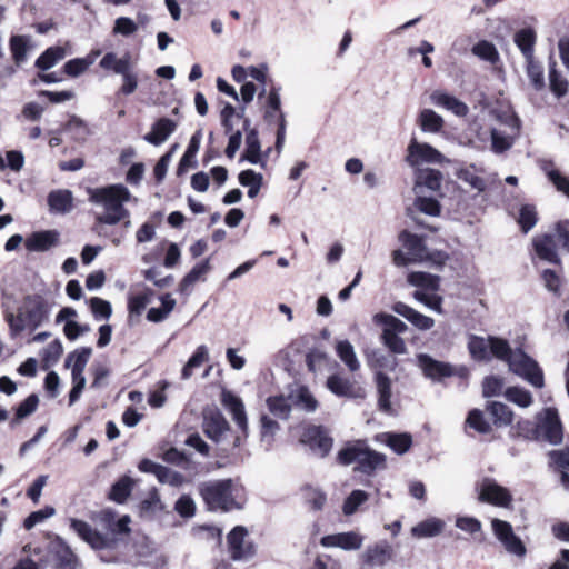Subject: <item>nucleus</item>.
<instances>
[{
	"label": "nucleus",
	"mask_w": 569,
	"mask_h": 569,
	"mask_svg": "<svg viewBox=\"0 0 569 569\" xmlns=\"http://www.w3.org/2000/svg\"><path fill=\"white\" fill-rule=\"evenodd\" d=\"M198 491L209 511L229 512L243 508V487L232 479L208 480Z\"/></svg>",
	"instance_id": "nucleus-1"
},
{
	"label": "nucleus",
	"mask_w": 569,
	"mask_h": 569,
	"mask_svg": "<svg viewBox=\"0 0 569 569\" xmlns=\"http://www.w3.org/2000/svg\"><path fill=\"white\" fill-rule=\"evenodd\" d=\"M130 198L131 193L123 184H111L89 190V201L103 208V213L96 217L97 222L109 226L130 218L129 210L124 208V203Z\"/></svg>",
	"instance_id": "nucleus-2"
},
{
	"label": "nucleus",
	"mask_w": 569,
	"mask_h": 569,
	"mask_svg": "<svg viewBox=\"0 0 569 569\" xmlns=\"http://www.w3.org/2000/svg\"><path fill=\"white\" fill-rule=\"evenodd\" d=\"M386 456L372 450L366 440L348 442L337 455L339 465L350 466L357 462L355 470L367 476H372L378 470L386 469Z\"/></svg>",
	"instance_id": "nucleus-3"
},
{
	"label": "nucleus",
	"mask_w": 569,
	"mask_h": 569,
	"mask_svg": "<svg viewBox=\"0 0 569 569\" xmlns=\"http://www.w3.org/2000/svg\"><path fill=\"white\" fill-rule=\"evenodd\" d=\"M48 315L47 300L39 295H33L26 297L16 316L7 315V320L12 335H18L24 329L36 330L48 318Z\"/></svg>",
	"instance_id": "nucleus-4"
},
{
	"label": "nucleus",
	"mask_w": 569,
	"mask_h": 569,
	"mask_svg": "<svg viewBox=\"0 0 569 569\" xmlns=\"http://www.w3.org/2000/svg\"><path fill=\"white\" fill-rule=\"evenodd\" d=\"M132 546L123 539L103 535V543L93 547L98 550L99 559L106 563H127L132 567L142 565L141 555L132 552Z\"/></svg>",
	"instance_id": "nucleus-5"
},
{
	"label": "nucleus",
	"mask_w": 569,
	"mask_h": 569,
	"mask_svg": "<svg viewBox=\"0 0 569 569\" xmlns=\"http://www.w3.org/2000/svg\"><path fill=\"white\" fill-rule=\"evenodd\" d=\"M399 242L406 250L397 249L392 252V261L397 267H406L411 263H422L427 257L425 239L408 230H402L398 236Z\"/></svg>",
	"instance_id": "nucleus-6"
},
{
	"label": "nucleus",
	"mask_w": 569,
	"mask_h": 569,
	"mask_svg": "<svg viewBox=\"0 0 569 569\" xmlns=\"http://www.w3.org/2000/svg\"><path fill=\"white\" fill-rule=\"evenodd\" d=\"M99 66L103 70L113 71L122 77V86L119 89V93L130 96L137 90L138 76L132 71L129 53L118 58L114 52H107L100 60Z\"/></svg>",
	"instance_id": "nucleus-7"
},
{
	"label": "nucleus",
	"mask_w": 569,
	"mask_h": 569,
	"mask_svg": "<svg viewBox=\"0 0 569 569\" xmlns=\"http://www.w3.org/2000/svg\"><path fill=\"white\" fill-rule=\"evenodd\" d=\"M509 369L535 388L545 386L543 372L538 362L521 349L515 350L509 361Z\"/></svg>",
	"instance_id": "nucleus-8"
},
{
	"label": "nucleus",
	"mask_w": 569,
	"mask_h": 569,
	"mask_svg": "<svg viewBox=\"0 0 569 569\" xmlns=\"http://www.w3.org/2000/svg\"><path fill=\"white\" fill-rule=\"evenodd\" d=\"M417 363L423 376L435 382L453 376L465 378L468 375L466 367H455L449 362L436 360L427 353H419L417 356Z\"/></svg>",
	"instance_id": "nucleus-9"
},
{
	"label": "nucleus",
	"mask_w": 569,
	"mask_h": 569,
	"mask_svg": "<svg viewBox=\"0 0 569 569\" xmlns=\"http://www.w3.org/2000/svg\"><path fill=\"white\" fill-rule=\"evenodd\" d=\"M536 419L539 423V439L555 446L562 442L563 428L556 408H545L537 415Z\"/></svg>",
	"instance_id": "nucleus-10"
},
{
	"label": "nucleus",
	"mask_w": 569,
	"mask_h": 569,
	"mask_svg": "<svg viewBox=\"0 0 569 569\" xmlns=\"http://www.w3.org/2000/svg\"><path fill=\"white\" fill-rule=\"evenodd\" d=\"M221 403L230 412L233 421L241 430L242 435L236 436L233 440V448H239L248 437V418L243 401L233 392L223 390L221 392Z\"/></svg>",
	"instance_id": "nucleus-11"
},
{
	"label": "nucleus",
	"mask_w": 569,
	"mask_h": 569,
	"mask_svg": "<svg viewBox=\"0 0 569 569\" xmlns=\"http://www.w3.org/2000/svg\"><path fill=\"white\" fill-rule=\"evenodd\" d=\"M221 403L230 412L233 421L241 430L242 435L236 436L233 440V448H239L248 437V418L243 401L233 392L223 390L221 392Z\"/></svg>",
	"instance_id": "nucleus-12"
},
{
	"label": "nucleus",
	"mask_w": 569,
	"mask_h": 569,
	"mask_svg": "<svg viewBox=\"0 0 569 569\" xmlns=\"http://www.w3.org/2000/svg\"><path fill=\"white\" fill-rule=\"evenodd\" d=\"M248 530L236 526L227 536L228 551L233 561H246L256 555V546L247 539Z\"/></svg>",
	"instance_id": "nucleus-13"
},
{
	"label": "nucleus",
	"mask_w": 569,
	"mask_h": 569,
	"mask_svg": "<svg viewBox=\"0 0 569 569\" xmlns=\"http://www.w3.org/2000/svg\"><path fill=\"white\" fill-rule=\"evenodd\" d=\"M393 558V548L387 540L367 546L360 556V569H375L386 566Z\"/></svg>",
	"instance_id": "nucleus-14"
},
{
	"label": "nucleus",
	"mask_w": 569,
	"mask_h": 569,
	"mask_svg": "<svg viewBox=\"0 0 569 569\" xmlns=\"http://www.w3.org/2000/svg\"><path fill=\"white\" fill-rule=\"evenodd\" d=\"M491 528L505 549L517 557H525L527 549L521 539L515 535L512 526L505 520L492 519Z\"/></svg>",
	"instance_id": "nucleus-15"
},
{
	"label": "nucleus",
	"mask_w": 569,
	"mask_h": 569,
	"mask_svg": "<svg viewBox=\"0 0 569 569\" xmlns=\"http://www.w3.org/2000/svg\"><path fill=\"white\" fill-rule=\"evenodd\" d=\"M478 499L496 507L508 508L512 502V495L495 479L485 478L479 486Z\"/></svg>",
	"instance_id": "nucleus-16"
},
{
	"label": "nucleus",
	"mask_w": 569,
	"mask_h": 569,
	"mask_svg": "<svg viewBox=\"0 0 569 569\" xmlns=\"http://www.w3.org/2000/svg\"><path fill=\"white\" fill-rule=\"evenodd\" d=\"M301 442L309 446L313 453L326 457L333 445V439L322 426H309L301 436Z\"/></svg>",
	"instance_id": "nucleus-17"
},
{
	"label": "nucleus",
	"mask_w": 569,
	"mask_h": 569,
	"mask_svg": "<svg viewBox=\"0 0 569 569\" xmlns=\"http://www.w3.org/2000/svg\"><path fill=\"white\" fill-rule=\"evenodd\" d=\"M445 160V156L429 143L418 142L416 139H411L407 156V162L411 167L421 163H442Z\"/></svg>",
	"instance_id": "nucleus-18"
},
{
	"label": "nucleus",
	"mask_w": 569,
	"mask_h": 569,
	"mask_svg": "<svg viewBox=\"0 0 569 569\" xmlns=\"http://www.w3.org/2000/svg\"><path fill=\"white\" fill-rule=\"evenodd\" d=\"M326 387L331 393L340 398L363 399L366 396V391L361 386L339 373L330 375L327 378Z\"/></svg>",
	"instance_id": "nucleus-19"
},
{
	"label": "nucleus",
	"mask_w": 569,
	"mask_h": 569,
	"mask_svg": "<svg viewBox=\"0 0 569 569\" xmlns=\"http://www.w3.org/2000/svg\"><path fill=\"white\" fill-rule=\"evenodd\" d=\"M138 469L144 473H152L161 483H167L171 487H180L184 483L186 478L182 473L174 471L166 466L152 461L151 459L143 458L138 465Z\"/></svg>",
	"instance_id": "nucleus-20"
},
{
	"label": "nucleus",
	"mask_w": 569,
	"mask_h": 569,
	"mask_svg": "<svg viewBox=\"0 0 569 569\" xmlns=\"http://www.w3.org/2000/svg\"><path fill=\"white\" fill-rule=\"evenodd\" d=\"M362 542L363 538L355 531L327 535L320 540L321 546L326 548L338 547L343 550H358Z\"/></svg>",
	"instance_id": "nucleus-21"
},
{
	"label": "nucleus",
	"mask_w": 569,
	"mask_h": 569,
	"mask_svg": "<svg viewBox=\"0 0 569 569\" xmlns=\"http://www.w3.org/2000/svg\"><path fill=\"white\" fill-rule=\"evenodd\" d=\"M229 430L230 425L220 411L204 416L203 431L212 441L220 443Z\"/></svg>",
	"instance_id": "nucleus-22"
},
{
	"label": "nucleus",
	"mask_w": 569,
	"mask_h": 569,
	"mask_svg": "<svg viewBox=\"0 0 569 569\" xmlns=\"http://www.w3.org/2000/svg\"><path fill=\"white\" fill-rule=\"evenodd\" d=\"M59 241V232L44 230L32 232L24 241L26 249L30 252H43L54 247Z\"/></svg>",
	"instance_id": "nucleus-23"
},
{
	"label": "nucleus",
	"mask_w": 569,
	"mask_h": 569,
	"mask_svg": "<svg viewBox=\"0 0 569 569\" xmlns=\"http://www.w3.org/2000/svg\"><path fill=\"white\" fill-rule=\"evenodd\" d=\"M430 101L436 107L443 108L457 117H466L469 112V107L463 101L442 90H435L430 94Z\"/></svg>",
	"instance_id": "nucleus-24"
},
{
	"label": "nucleus",
	"mask_w": 569,
	"mask_h": 569,
	"mask_svg": "<svg viewBox=\"0 0 569 569\" xmlns=\"http://www.w3.org/2000/svg\"><path fill=\"white\" fill-rule=\"evenodd\" d=\"M392 310L406 318L410 323H412L419 330H429L435 326V320L428 316H425L405 302L398 301L392 306Z\"/></svg>",
	"instance_id": "nucleus-25"
},
{
	"label": "nucleus",
	"mask_w": 569,
	"mask_h": 569,
	"mask_svg": "<svg viewBox=\"0 0 569 569\" xmlns=\"http://www.w3.org/2000/svg\"><path fill=\"white\" fill-rule=\"evenodd\" d=\"M52 552L58 561V569H76L78 559L70 546L59 536L52 541Z\"/></svg>",
	"instance_id": "nucleus-26"
},
{
	"label": "nucleus",
	"mask_w": 569,
	"mask_h": 569,
	"mask_svg": "<svg viewBox=\"0 0 569 569\" xmlns=\"http://www.w3.org/2000/svg\"><path fill=\"white\" fill-rule=\"evenodd\" d=\"M177 123L169 118L158 119L151 127V131L148 132L143 139L153 144H162L176 130Z\"/></svg>",
	"instance_id": "nucleus-27"
},
{
	"label": "nucleus",
	"mask_w": 569,
	"mask_h": 569,
	"mask_svg": "<svg viewBox=\"0 0 569 569\" xmlns=\"http://www.w3.org/2000/svg\"><path fill=\"white\" fill-rule=\"evenodd\" d=\"M200 142H201V131L198 130L192 134V137L189 141V144L187 147V150L184 151L183 156L181 157V159L179 161V164L177 168L178 176L184 174L188 171V169H190V168L194 169L198 167V161L196 159V156L199 151Z\"/></svg>",
	"instance_id": "nucleus-28"
},
{
	"label": "nucleus",
	"mask_w": 569,
	"mask_h": 569,
	"mask_svg": "<svg viewBox=\"0 0 569 569\" xmlns=\"http://www.w3.org/2000/svg\"><path fill=\"white\" fill-rule=\"evenodd\" d=\"M240 161H248L251 164L266 166V160L261 159V144L257 129L248 130L246 134V150Z\"/></svg>",
	"instance_id": "nucleus-29"
},
{
	"label": "nucleus",
	"mask_w": 569,
	"mask_h": 569,
	"mask_svg": "<svg viewBox=\"0 0 569 569\" xmlns=\"http://www.w3.org/2000/svg\"><path fill=\"white\" fill-rule=\"evenodd\" d=\"M70 528L91 548L100 547L103 543V535L83 520L71 518Z\"/></svg>",
	"instance_id": "nucleus-30"
},
{
	"label": "nucleus",
	"mask_w": 569,
	"mask_h": 569,
	"mask_svg": "<svg viewBox=\"0 0 569 569\" xmlns=\"http://www.w3.org/2000/svg\"><path fill=\"white\" fill-rule=\"evenodd\" d=\"M556 240L553 234H543L533 240V247L537 256L550 263H559L560 259L556 250Z\"/></svg>",
	"instance_id": "nucleus-31"
},
{
	"label": "nucleus",
	"mask_w": 569,
	"mask_h": 569,
	"mask_svg": "<svg viewBox=\"0 0 569 569\" xmlns=\"http://www.w3.org/2000/svg\"><path fill=\"white\" fill-rule=\"evenodd\" d=\"M13 62L20 67L28 60V51L32 48L29 36L14 34L9 40Z\"/></svg>",
	"instance_id": "nucleus-32"
},
{
	"label": "nucleus",
	"mask_w": 569,
	"mask_h": 569,
	"mask_svg": "<svg viewBox=\"0 0 569 569\" xmlns=\"http://www.w3.org/2000/svg\"><path fill=\"white\" fill-rule=\"evenodd\" d=\"M536 31L532 28H523L515 33V43L521 51L525 60L535 58Z\"/></svg>",
	"instance_id": "nucleus-33"
},
{
	"label": "nucleus",
	"mask_w": 569,
	"mask_h": 569,
	"mask_svg": "<svg viewBox=\"0 0 569 569\" xmlns=\"http://www.w3.org/2000/svg\"><path fill=\"white\" fill-rule=\"evenodd\" d=\"M279 114H284L281 110L280 88L272 86L267 96L263 119L269 124H278Z\"/></svg>",
	"instance_id": "nucleus-34"
},
{
	"label": "nucleus",
	"mask_w": 569,
	"mask_h": 569,
	"mask_svg": "<svg viewBox=\"0 0 569 569\" xmlns=\"http://www.w3.org/2000/svg\"><path fill=\"white\" fill-rule=\"evenodd\" d=\"M376 385H377V390H378V395H379V398H378V406H379V409L386 413H390L391 412V380L390 378L379 371L376 373Z\"/></svg>",
	"instance_id": "nucleus-35"
},
{
	"label": "nucleus",
	"mask_w": 569,
	"mask_h": 569,
	"mask_svg": "<svg viewBox=\"0 0 569 569\" xmlns=\"http://www.w3.org/2000/svg\"><path fill=\"white\" fill-rule=\"evenodd\" d=\"M407 281L418 290L436 292L439 289L440 278L423 271H412L408 274Z\"/></svg>",
	"instance_id": "nucleus-36"
},
{
	"label": "nucleus",
	"mask_w": 569,
	"mask_h": 569,
	"mask_svg": "<svg viewBox=\"0 0 569 569\" xmlns=\"http://www.w3.org/2000/svg\"><path fill=\"white\" fill-rule=\"evenodd\" d=\"M417 121L420 129L429 133H438L445 126L443 118L432 109H422Z\"/></svg>",
	"instance_id": "nucleus-37"
},
{
	"label": "nucleus",
	"mask_w": 569,
	"mask_h": 569,
	"mask_svg": "<svg viewBox=\"0 0 569 569\" xmlns=\"http://www.w3.org/2000/svg\"><path fill=\"white\" fill-rule=\"evenodd\" d=\"M66 54L67 52L63 47H49L37 58L34 67L41 71H47L62 60Z\"/></svg>",
	"instance_id": "nucleus-38"
},
{
	"label": "nucleus",
	"mask_w": 569,
	"mask_h": 569,
	"mask_svg": "<svg viewBox=\"0 0 569 569\" xmlns=\"http://www.w3.org/2000/svg\"><path fill=\"white\" fill-rule=\"evenodd\" d=\"M486 408L496 427H507L512 423L513 411L507 405L499 401H489Z\"/></svg>",
	"instance_id": "nucleus-39"
},
{
	"label": "nucleus",
	"mask_w": 569,
	"mask_h": 569,
	"mask_svg": "<svg viewBox=\"0 0 569 569\" xmlns=\"http://www.w3.org/2000/svg\"><path fill=\"white\" fill-rule=\"evenodd\" d=\"M445 528V521L431 517L415 526L411 529V535L416 538H431L440 535Z\"/></svg>",
	"instance_id": "nucleus-40"
},
{
	"label": "nucleus",
	"mask_w": 569,
	"mask_h": 569,
	"mask_svg": "<svg viewBox=\"0 0 569 569\" xmlns=\"http://www.w3.org/2000/svg\"><path fill=\"white\" fill-rule=\"evenodd\" d=\"M442 173L439 170L425 168L419 169L416 173L415 189L426 187L431 191H438L441 188Z\"/></svg>",
	"instance_id": "nucleus-41"
},
{
	"label": "nucleus",
	"mask_w": 569,
	"mask_h": 569,
	"mask_svg": "<svg viewBox=\"0 0 569 569\" xmlns=\"http://www.w3.org/2000/svg\"><path fill=\"white\" fill-rule=\"evenodd\" d=\"M293 393L289 397L271 396L267 399V407L269 411L279 419H288L291 413Z\"/></svg>",
	"instance_id": "nucleus-42"
},
{
	"label": "nucleus",
	"mask_w": 569,
	"mask_h": 569,
	"mask_svg": "<svg viewBox=\"0 0 569 569\" xmlns=\"http://www.w3.org/2000/svg\"><path fill=\"white\" fill-rule=\"evenodd\" d=\"M48 204L51 211L68 212L72 208V192L69 190L51 191L48 196Z\"/></svg>",
	"instance_id": "nucleus-43"
},
{
	"label": "nucleus",
	"mask_w": 569,
	"mask_h": 569,
	"mask_svg": "<svg viewBox=\"0 0 569 569\" xmlns=\"http://www.w3.org/2000/svg\"><path fill=\"white\" fill-rule=\"evenodd\" d=\"M336 352L339 359L351 372L359 370L360 362L357 358L353 346L348 340L338 341L336 345Z\"/></svg>",
	"instance_id": "nucleus-44"
},
{
	"label": "nucleus",
	"mask_w": 569,
	"mask_h": 569,
	"mask_svg": "<svg viewBox=\"0 0 569 569\" xmlns=\"http://www.w3.org/2000/svg\"><path fill=\"white\" fill-rule=\"evenodd\" d=\"M518 134H513L509 131H503L501 129L493 128L491 130V149L495 153H503L505 151L509 150L516 139L518 138Z\"/></svg>",
	"instance_id": "nucleus-45"
},
{
	"label": "nucleus",
	"mask_w": 569,
	"mask_h": 569,
	"mask_svg": "<svg viewBox=\"0 0 569 569\" xmlns=\"http://www.w3.org/2000/svg\"><path fill=\"white\" fill-rule=\"evenodd\" d=\"M134 481L129 476H122L117 480L110 489L109 499L117 502L123 503L130 496Z\"/></svg>",
	"instance_id": "nucleus-46"
},
{
	"label": "nucleus",
	"mask_w": 569,
	"mask_h": 569,
	"mask_svg": "<svg viewBox=\"0 0 569 569\" xmlns=\"http://www.w3.org/2000/svg\"><path fill=\"white\" fill-rule=\"evenodd\" d=\"M209 360V351L207 346L197 347L196 351L189 358L181 370V379L188 380L193 375V369L199 368L203 362Z\"/></svg>",
	"instance_id": "nucleus-47"
},
{
	"label": "nucleus",
	"mask_w": 569,
	"mask_h": 569,
	"mask_svg": "<svg viewBox=\"0 0 569 569\" xmlns=\"http://www.w3.org/2000/svg\"><path fill=\"white\" fill-rule=\"evenodd\" d=\"M466 427L475 430L476 432L480 435H487L490 433L492 428L489 420L486 418L485 412L480 409H471L468 412L467 419H466Z\"/></svg>",
	"instance_id": "nucleus-48"
},
{
	"label": "nucleus",
	"mask_w": 569,
	"mask_h": 569,
	"mask_svg": "<svg viewBox=\"0 0 569 569\" xmlns=\"http://www.w3.org/2000/svg\"><path fill=\"white\" fill-rule=\"evenodd\" d=\"M280 430L279 423L267 415L260 418V440L266 450H269L273 443L276 433Z\"/></svg>",
	"instance_id": "nucleus-49"
},
{
	"label": "nucleus",
	"mask_w": 569,
	"mask_h": 569,
	"mask_svg": "<svg viewBox=\"0 0 569 569\" xmlns=\"http://www.w3.org/2000/svg\"><path fill=\"white\" fill-rule=\"evenodd\" d=\"M549 88L557 98L566 96L569 88L568 80L557 70L555 61L549 63Z\"/></svg>",
	"instance_id": "nucleus-50"
},
{
	"label": "nucleus",
	"mask_w": 569,
	"mask_h": 569,
	"mask_svg": "<svg viewBox=\"0 0 569 569\" xmlns=\"http://www.w3.org/2000/svg\"><path fill=\"white\" fill-rule=\"evenodd\" d=\"M382 436L386 438L387 446L397 455L406 453L412 445L409 433L386 432Z\"/></svg>",
	"instance_id": "nucleus-51"
},
{
	"label": "nucleus",
	"mask_w": 569,
	"mask_h": 569,
	"mask_svg": "<svg viewBox=\"0 0 569 569\" xmlns=\"http://www.w3.org/2000/svg\"><path fill=\"white\" fill-rule=\"evenodd\" d=\"M63 129L70 132L76 141H84L91 134L88 123L76 114L70 116Z\"/></svg>",
	"instance_id": "nucleus-52"
},
{
	"label": "nucleus",
	"mask_w": 569,
	"mask_h": 569,
	"mask_svg": "<svg viewBox=\"0 0 569 569\" xmlns=\"http://www.w3.org/2000/svg\"><path fill=\"white\" fill-rule=\"evenodd\" d=\"M373 321L378 325H382L383 326V330L382 331H389L391 333H405L408 329V326L401 321L400 319H398L397 317L392 316V315H388V313H383V312H380V313H376L373 316Z\"/></svg>",
	"instance_id": "nucleus-53"
},
{
	"label": "nucleus",
	"mask_w": 569,
	"mask_h": 569,
	"mask_svg": "<svg viewBox=\"0 0 569 569\" xmlns=\"http://www.w3.org/2000/svg\"><path fill=\"white\" fill-rule=\"evenodd\" d=\"M526 72L531 86L536 91H541L546 87L542 66L535 58L526 59Z\"/></svg>",
	"instance_id": "nucleus-54"
},
{
	"label": "nucleus",
	"mask_w": 569,
	"mask_h": 569,
	"mask_svg": "<svg viewBox=\"0 0 569 569\" xmlns=\"http://www.w3.org/2000/svg\"><path fill=\"white\" fill-rule=\"evenodd\" d=\"M92 349L89 347H81L70 352L66 359V367H71V370L84 371Z\"/></svg>",
	"instance_id": "nucleus-55"
},
{
	"label": "nucleus",
	"mask_w": 569,
	"mask_h": 569,
	"mask_svg": "<svg viewBox=\"0 0 569 569\" xmlns=\"http://www.w3.org/2000/svg\"><path fill=\"white\" fill-rule=\"evenodd\" d=\"M489 338L485 339L478 336H471L468 342V349L475 360L482 361L489 359Z\"/></svg>",
	"instance_id": "nucleus-56"
},
{
	"label": "nucleus",
	"mask_w": 569,
	"mask_h": 569,
	"mask_svg": "<svg viewBox=\"0 0 569 569\" xmlns=\"http://www.w3.org/2000/svg\"><path fill=\"white\" fill-rule=\"evenodd\" d=\"M291 399L292 403L302 408L307 412H313L318 407V401L305 386L299 387Z\"/></svg>",
	"instance_id": "nucleus-57"
},
{
	"label": "nucleus",
	"mask_w": 569,
	"mask_h": 569,
	"mask_svg": "<svg viewBox=\"0 0 569 569\" xmlns=\"http://www.w3.org/2000/svg\"><path fill=\"white\" fill-rule=\"evenodd\" d=\"M503 395L508 401L521 408H528L533 401L530 391L520 387H509Z\"/></svg>",
	"instance_id": "nucleus-58"
},
{
	"label": "nucleus",
	"mask_w": 569,
	"mask_h": 569,
	"mask_svg": "<svg viewBox=\"0 0 569 569\" xmlns=\"http://www.w3.org/2000/svg\"><path fill=\"white\" fill-rule=\"evenodd\" d=\"M542 169L556 189L569 198V179L555 169L552 162L545 163Z\"/></svg>",
	"instance_id": "nucleus-59"
},
{
	"label": "nucleus",
	"mask_w": 569,
	"mask_h": 569,
	"mask_svg": "<svg viewBox=\"0 0 569 569\" xmlns=\"http://www.w3.org/2000/svg\"><path fill=\"white\" fill-rule=\"evenodd\" d=\"M458 178L478 192L485 191L487 187L485 179L477 174L475 166L460 169L458 171Z\"/></svg>",
	"instance_id": "nucleus-60"
},
{
	"label": "nucleus",
	"mask_w": 569,
	"mask_h": 569,
	"mask_svg": "<svg viewBox=\"0 0 569 569\" xmlns=\"http://www.w3.org/2000/svg\"><path fill=\"white\" fill-rule=\"evenodd\" d=\"M489 353L491 352L496 358L509 363L515 350H511L508 341L497 337H489Z\"/></svg>",
	"instance_id": "nucleus-61"
},
{
	"label": "nucleus",
	"mask_w": 569,
	"mask_h": 569,
	"mask_svg": "<svg viewBox=\"0 0 569 569\" xmlns=\"http://www.w3.org/2000/svg\"><path fill=\"white\" fill-rule=\"evenodd\" d=\"M538 217L535 206L523 204L519 210L518 223L522 232H529L537 223Z\"/></svg>",
	"instance_id": "nucleus-62"
},
{
	"label": "nucleus",
	"mask_w": 569,
	"mask_h": 569,
	"mask_svg": "<svg viewBox=\"0 0 569 569\" xmlns=\"http://www.w3.org/2000/svg\"><path fill=\"white\" fill-rule=\"evenodd\" d=\"M302 495L306 503L312 509V510H321L325 507L326 503V495L319 490L318 488H313L311 486H306L302 489Z\"/></svg>",
	"instance_id": "nucleus-63"
},
{
	"label": "nucleus",
	"mask_w": 569,
	"mask_h": 569,
	"mask_svg": "<svg viewBox=\"0 0 569 569\" xmlns=\"http://www.w3.org/2000/svg\"><path fill=\"white\" fill-rule=\"evenodd\" d=\"M548 457L549 466L555 471H569V448L551 450Z\"/></svg>",
	"instance_id": "nucleus-64"
}]
</instances>
